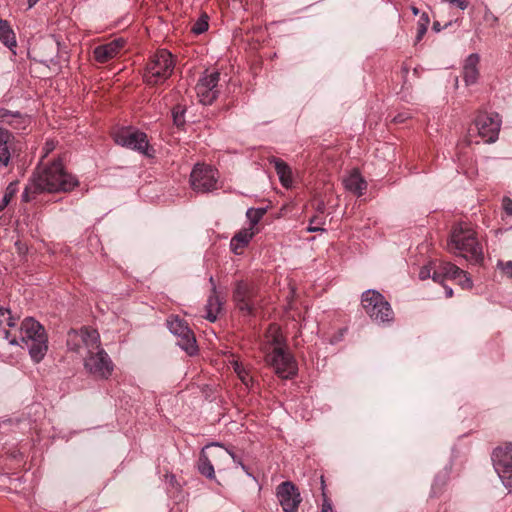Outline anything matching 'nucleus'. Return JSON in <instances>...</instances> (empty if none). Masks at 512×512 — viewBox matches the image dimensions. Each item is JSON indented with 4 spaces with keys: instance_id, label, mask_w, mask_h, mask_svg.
<instances>
[{
    "instance_id": "obj_39",
    "label": "nucleus",
    "mask_w": 512,
    "mask_h": 512,
    "mask_svg": "<svg viewBox=\"0 0 512 512\" xmlns=\"http://www.w3.org/2000/svg\"><path fill=\"white\" fill-rule=\"evenodd\" d=\"M443 2L448 3L451 6H456L460 10H465L469 5L468 0H443Z\"/></svg>"
},
{
    "instance_id": "obj_1",
    "label": "nucleus",
    "mask_w": 512,
    "mask_h": 512,
    "mask_svg": "<svg viewBox=\"0 0 512 512\" xmlns=\"http://www.w3.org/2000/svg\"><path fill=\"white\" fill-rule=\"evenodd\" d=\"M78 185V180L64 169L61 160L49 165H40L32 175L30 185L23 193V198L28 200V191L33 192H68Z\"/></svg>"
},
{
    "instance_id": "obj_12",
    "label": "nucleus",
    "mask_w": 512,
    "mask_h": 512,
    "mask_svg": "<svg viewBox=\"0 0 512 512\" xmlns=\"http://www.w3.org/2000/svg\"><path fill=\"white\" fill-rule=\"evenodd\" d=\"M210 447L218 448L216 451H214L212 453V458L214 459L215 463L218 466H220L222 464L221 460L227 459V457L230 456L243 469H245V466L243 465V463L239 459H237L236 455L232 451H230L228 449H224L223 446L220 445L219 443H212V444L207 445L205 448H203L200 453L197 467H198L199 472L203 476H205L209 479L215 478V470H214L213 464H212L211 460L209 459V456L206 453V449H208Z\"/></svg>"
},
{
    "instance_id": "obj_16",
    "label": "nucleus",
    "mask_w": 512,
    "mask_h": 512,
    "mask_svg": "<svg viewBox=\"0 0 512 512\" xmlns=\"http://www.w3.org/2000/svg\"><path fill=\"white\" fill-rule=\"evenodd\" d=\"M447 279L456 281L464 289H470L473 286L468 273L449 262L441 263L439 270L433 273V281L437 283L442 284Z\"/></svg>"
},
{
    "instance_id": "obj_9",
    "label": "nucleus",
    "mask_w": 512,
    "mask_h": 512,
    "mask_svg": "<svg viewBox=\"0 0 512 512\" xmlns=\"http://www.w3.org/2000/svg\"><path fill=\"white\" fill-rule=\"evenodd\" d=\"M115 142L125 148L137 151L147 157L153 156L146 133L132 127H123L114 133Z\"/></svg>"
},
{
    "instance_id": "obj_26",
    "label": "nucleus",
    "mask_w": 512,
    "mask_h": 512,
    "mask_svg": "<svg viewBox=\"0 0 512 512\" xmlns=\"http://www.w3.org/2000/svg\"><path fill=\"white\" fill-rule=\"evenodd\" d=\"M343 184L348 191L358 196H361L367 188L366 181L356 170L352 171L347 177L344 178Z\"/></svg>"
},
{
    "instance_id": "obj_21",
    "label": "nucleus",
    "mask_w": 512,
    "mask_h": 512,
    "mask_svg": "<svg viewBox=\"0 0 512 512\" xmlns=\"http://www.w3.org/2000/svg\"><path fill=\"white\" fill-rule=\"evenodd\" d=\"M16 320L11 317L10 310L0 308V345L3 343L18 344L17 337L11 336V332L7 327H14Z\"/></svg>"
},
{
    "instance_id": "obj_7",
    "label": "nucleus",
    "mask_w": 512,
    "mask_h": 512,
    "mask_svg": "<svg viewBox=\"0 0 512 512\" xmlns=\"http://www.w3.org/2000/svg\"><path fill=\"white\" fill-rule=\"evenodd\" d=\"M500 127L501 119L497 113H479L474 125L469 129L470 141H473L474 134H477L480 140H475L476 143H493L498 139Z\"/></svg>"
},
{
    "instance_id": "obj_35",
    "label": "nucleus",
    "mask_w": 512,
    "mask_h": 512,
    "mask_svg": "<svg viewBox=\"0 0 512 512\" xmlns=\"http://www.w3.org/2000/svg\"><path fill=\"white\" fill-rule=\"evenodd\" d=\"M438 270H439V267L437 269H433V267L431 265L424 266L419 271V278L421 280H426L430 277L433 278L434 271H438Z\"/></svg>"
},
{
    "instance_id": "obj_37",
    "label": "nucleus",
    "mask_w": 512,
    "mask_h": 512,
    "mask_svg": "<svg viewBox=\"0 0 512 512\" xmlns=\"http://www.w3.org/2000/svg\"><path fill=\"white\" fill-rule=\"evenodd\" d=\"M497 267L500 268L508 277L512 278V261H498Z\"/></svg>"
},
{
    "instance_id": "obj_42",
    "label": "nucleus",
    "mask_w": 512,
    "mask_h": 512,
    "mask_svg": "<svg viewBox=\"0 0 512 512\" xmlns=\"http://www.w3.org/2000/svg\"><path fill=\"white\" fill-rule=\"evenodd\" d=\"M322 512H333L332 505L328 499H324L322 505Z\"/></svg>"
},
{
    "instance_id": "obj_46",
    "label": "nucleus",
    "mask_w": 512,
    "mask_h": 512,
    "mask_svg": "<svg viewBox=\"0 0 512 512\" xmlns=\"http://www.w3.org/2000/svg\"><path fill=\"white\" fill-rule=\"evenodd\" d=\"M412 11H413V13H414L415 15H417V14H418V9H417V8L413 7Z\"/></svg>"
},
{
    "instance_id": "obj_36",
    "label": "nucleus",
    "mask_w": 512,
    "mask_h": 512,
    "mask_svg": "<svg viewBox=\"0 0 512 512\" xmlns=\"http://www.w3.org/2000/svg\"><path fill=\"white\" fill-rule=\"evenodd\" d=\"M323 223L320 221L319 218L314 217L310 220V224L307 227L308 232H316V231H324V229L321 227Z\"/></svg>"
},
{
    "instance_id": "obj_18",
    "label": "nucleus",
    "mask_w": 512,
    "mask_h": 512,
    "mask_svg": "<svg viewBox=\"0 0 512 512\" xmlns=\"http://www.w3.org/2000/svg\"><path fill=\"white\" fill-rule=\"evenodd\" d=\"M254 295L253 288L250 287L247 283L243 281H239L236 284L234 290V301L236 302L238 308L244 312L245 314H251L254 308V304L252 301V297Z\"/></svg>"
},
{
    "instance_id": "obj_24",
    "label": "nucleus",
    "mask_w": 512,
    "mask_h": 512,
    "mask_svg": "<svg viewBox=\"0 0 512 512\" xmlns=\"http://www.w3.org/2000/svg\"><path fill=\"white\" fill-rule=\"evenodd\" d=\"M14 136L6 129L0 127V165L8 166L13 149Z\"/></svg>"
},
{
    "instance_id": "obj_3",
    "label": "nucleus",
    "mask_w": 512,
    "mask_h": 512,
    "mask_svg": "<svg viewBox=\"0 0 512 512\" xmlns=\"http://www.w3.org/2000/svg\"><path fill=\"white\" fill-rule=\"evenodd\" d=\"M448 247L451 252L467 260L479 261L483 256L476 232L467 223H460L453 228Z\"/></svg>"
},
{
    "instance_id": "obj_14",
    "label": "nucleus",
    "mask_w": 512,
    "mask_h": 512,
    "mask_svg": "<svg viewBox=\"0 0 512 512\" xmlns=\"http://www.w3.org/2000/svg\"><path fill=\"white\" fill-rule=\"evenodd\" d=\"M169 331L177 337V344L188 355H195L198 351L196 338L188 324L178 316H171L167 320Z\"/></svg>"
},
{
    "instance_id": "obj_20",
    "label": "nucleus",
    "mask_w": 512,
    "mask_h": 512,
    "mask_svg": "<svg viewBox=\"0 0 512 512\" xmlns=\"http://www.w3.org/2000/svg\"><path fill=\"white\" fill-rule=\"evenodd\" d=\"M480 56L477 53L468 55L463 64V80L466 85H473L478 81Z\"/></svg>"
},
{
    "instance_id": "obj_10",
    "label": "nucleus",
    "mask_w": 512,
    "mask_h": 512,
    "mask_svg": "<svg viewBox=\"0 0 512 512\" xmlns=\"http://www.w3.org/2000/svg\"><path fill=\"white\" fill-rule=\"evenodd\" d=\"M494 469L503 485L512 490V442L495 448L492 452Z\"/></svg>"
},
{
    "instance_id": "obj_27",
    "label": "nucleus",
    "mask_w": 512,
    "mask_h": 512,
    "mask_svg": "<svg viewBox=\"0 0 512 512\" xmlns=\"http://www.w3.org/2000/svg\"><path fill=\"white\" fill-rule=\"evenodd\" d=\"M0 41L14 54L17 46L16 36L7 20L0 19Z\"/></svg>"
},
{
    "instance_id": "obj_45",
    "label": "nucleus",
    "mask_w": 512,
    "mask_h": 512,
    "mask_svg": "<svg viewBox=\"0 0 512 512\" xmlns=\"http://www.w3.org/2000/svg\"><path fill=\"white\" fill-rule=\"evenodd\" d=\"M174 121L178 125L181 123L180 115H178L177 113H174Z\"/></svg>"
},
{
    "instance_id": "obj_25",
    "label": "nucleus",
    "mask_w": 512,
    "mask_h": 512,
    "mask_svg": "<svg viewBox=\"0 0 512 512\" xmlns=\"http://www.w3.org/2000/svg\"><path fill=\"white\" fill-rule=\"evenodd\" d=\"M209 282L211 284L212 295L209 296L206 306H205V308H206L205 318L207 320H209L210 322H214V321H216V319L218 317V314L221 310L222 304H221L219 297L217 296L216 284H215L212 276H210Z\"/></svg>"
},
{
    "instance_id": "obj_19",
    "label": "nucleus",
    "mask_w": 512,
    "mask_h": 512,
    "mask_svg": "<svg viewBox=\"0 0 512 512\" xmlns=\"http://www.w3.org/2000/svg\"><path fill=\"white\" fill-rule=\"evenodd\" d=\"M125 41L123 39H115L109 43L97 46L94 51V58L99 63H105L115 58L120 50L124 47Z\"/></svg>"
},
{
    "instance_id": "obj_23",
    "label": "nucleus",
    "mask_w": 512,
    "mask_h": 512,
    "mask_svg": "<svg viewBox=\"0 0 512 512\" xmlns=\"http://www.w3.org/2000/svg\"><path fill=\"white\" fill-rule=\"evenodd\" d=\"M256 233L257 230L249 228H243L238 231L230 241L231 251L236 255L242 254L243 249L250 243Z\"/></svg>"
},
{
    "instance_id": "obj_32",
    "label": "nucleus",
    "mask_w": 512,
    "mask_h": 512,
    "mask_svg": "<svg viewBox=\"0 0 512 512\" xmlns=\"http://www.w3.org/2000/svg\"><path fill=\"white\" fill-rule=\"evenodd\" d=\"M16 193L15 184L11 183L7 186L4 196L0 202V211L4 210L5 207L10 203L11 199L14 197Z\"/></svg>"
},
{
    "instance_id": "obj_17",
    "label": "nucleus",
    "mask_w": 512,
    "mask_h": 512,
    "mask_svg": "<svg viewBox=\"0 0 512 512\" xmlns=\"http://www.w3.org/2000/svg\"><path fill=\"white\" fill-rule=\"evenodd\" d=\"M276 498L283 512H297L302 501L300 492L291 481H285L276 488Z\"/></svg>"
},
{
    "instance_id": "obj_33",
    "label": "nucleus",
    "mask_w": 512,
    "mask_h": 512,
    "mask_svg": "<svg viewBox=\"0 0 512 512\" xmlns=\"http://www.w3.org/2000/svg\"><path fill=\"white\" fill-rule=\"evenodd\" d=\"M208 16L202 15L193 25L192 32L195 34H202L208 29Z\"/></svg>"
},
{
    "instance_id": "obj_6",
    "label": "nucleus",
    "mask_w": 512,
    "mask_h": 512,
    "mask_svg": "<svg viewBox=\"0 0 512 512\" xmlns=\"http://www.w3.org/2000/svg\"><path fill=\"white\" fill-rule=\"evenodd\" d=\"M83 367L96 380H109L115 371L113 360L102 346L83 356Z\"/></svg>"
},
{
    "instance_id": "obj_44",
    "label": "nucleus",
    "mask_w": 512,
    "mask_h": 512,
    "mask_svg": "<svg viewBox=\"0 0 512 512\" xmlns=\"http://www.w3.org/2000/svg\"><path fill=\"white\" fill-rule=\"evenodd\" d=\"M40 0H27L28 2V9L33 8Z\"/></svg>"
},
{
    "instance_id": "obj_22",
    "label": "nucleus",
    "mask_w": 512,
    "mask_h": 512,
    "mask_svg": "<svg viewBox=\"0 0 512 512\" xmlns=\"http://www.w3.org/2000/svg\"><path fill=\"white\" fill-rule=\"evenodd\" d=\"M228 364L233 368L238 379L246 388L253 386L254 380L249 366L242 363L237 357L231 355L228 359Z\"/></svg>"
},
{
    "instance_id": "obj_11",
    "label": "nucleus",
    "mask_w": 512,
    "mask_h": 512,
    "mask_svg": "<svg viewBox=\"0 0 512 512\" xmlns=\"http://www.w3.org/2000/svg\"><path fill=\"white\" fill-rule=\"evenodd\" d=\"M217 169L205 164H196L190 174V183L194 191L207 193L219 188Z\"/></svg>"
},
{
    "instance_id": "obj_4",
    "label": "nucleus",
    "mask_w": 512,
    "mask_h": 512,
    "mask_svg": "<svg viewBox=\"0 0 512 512\" xmlns=\"http://www.w3.org/2000/svg\"><path fill=\"white\" fill-rule=\"evenodd\" d=\"M174 67L172 54L165 49L158 50L147 63L143 80L151 86L162 84L172 75Z\"/></svg>"
},
{
    "instance_id": "obj_34",
    "label": "nucleus",
    "mask_w": 512,
    "mask_h": 512,
    "mask_svg": "<svg viewBox=\"0 0 512 512\" xmlns=\"http://www.w3.org/2000/svg\"><path fill=\"white\" fill-rule=\"evenodd\" d=\"M428 25H429V18L426 14H423L420 17L419 22H418V30H417V36H416L417 41H420L423 38V36L427 32Z\"/></svg>"
},
{
    "instance_id": "obj_8",
    "label": "nucleus",
    "mask_w": 512,
    "mask_h": 512,
    "mask_svg": "<svg viewBox=\"0 0 512 512\" xmlns=\"http://www.w3.org/2000/svg\"><path fill=\"white\" fill-rule=\"evenodd\" d=\"M68 349L81 355L90 354L101 347L100 334L91 327H82L79 330H71L67 337Z\"/></svg>"
},
{
    "instance_id": "obj_30",
    "label": "nucleus",
    "mask_w": 512,
    "mask_h": 512,
    "mask_svg": "<svg viewBox=\"0 0 512 512\" xmlns=\"http://www.w3.org/2000/svg\"><path fill=\"white\" fill-rule=\"evenodd\" d=\"M30 124L31 118L28 115L15 112L8 125L15 130H25Z\"/></svg>"
},
{
    "instance_id": "obj_31",
    "label": "nucleus",
    "mask_w": 512,
    "mask_h": 512,
    "mask_svg": "<svg viewBox=\"0 0 512 512\" xmlns=\"http://www.w3.org/2000/svg\"><path fill=\"white\" fill-rule=\"evenodd\" d=\"M266 213V209L264 208H249L246 212V217L249 220V229L257 230L256 226L263 218Z\"/></svg>"
},
{
    "instance_id": "obj_29",
    "label": "nucleus",
    "mask_w": 512,
    "mask_h": 512,
    "mask_svg": "<svg viewBox=\"0 0 512 512\" xmlns=\"http://www.w3.org/2000/svg\"><path fill=\"white\" fill-rule=\"evenodd\" d=\"M271 163L274 164L275 170L279 176V180L281 184L289 188L292 186L293 180H292V173L288 165L278 158H273Z\"/></svg>"
},
{
    "instance_id": "obj_28",
    "label": "nucleus",
    "mask_w": 512,
    "mask_h": 512,
    "mask_svg": "<svg viewBox=\"0 0 512 512\" xmlns=\"http://www.w3.org/2000/svg\"><path fill=\"white\" fill-rule=\"evenodd\" d=\"M265 346L264 351H268L267 345H270L272 350L276 349L277 347H282L283 343V336L280 330V327L276 324H271L265 334Z\"/></svg>"
},
{
    "instance_id": "obj_15",
    "label": "nucleus",
    "mask_w": 512,
    "mask_h": 512,
    "mask_svg": "<svg viewBox=\"0 0 512 512\" xmlns=\"http://www.w3.org/2000/svg\"><path fill=\"white\" fill-rule=\"evenodd\" d=\"M220 79V73L213 71L205 73L198 81L195 90L199 102L203 105H211L218 97V82Z\"/></svg>"
},
{
    "instance_id": "obj_40",
    "label": "nucleus",
    "mask_w": 512,
    "mask_h": 512,
    "mask_svg": "<svg viewBox=\"0 0 512 512\" xmlns=\"http://www.w3.org/2000/svg\"><path fill=\"white\" fill-rule=\"evenodd\" d=\"M56 147V143L54 140H47L43 147V156L42 158L47 157Z\"/></svg>"
},
{
    "instance_id": "obj_38",
    "label": "nucleus",
    "mask_w": 512,
    "mask_h": 512,
    "mask_svg": "<svg viewBox=\"0 0 512 512\" xmlns=\"http://www.w3.org/2000/svg\"><path fill=\"white\" fill-rule=\"evenodd\" d=\"M14 113L15 112L0 108V122L8 125Z\"/></svg>"
},
{
    "instance_id": "obj_2",
    "label": "nucleus",
    "mask_w": 512,
    "mask_h": 512,
    "mask_svg": "<svg viewBox=\"0 0 512 512\" xmlns=\"http://www.w3.org/2000/svg\"><path fill=\"white\" fill-rule=\"evenodd\" d=\"M18 344L28 349L31 359L39 363L48 350V339L44 327L33 318H25L19 329Z\"/></svg>"
},
{
    "instance_id": "obj_5",
    "label": "nucleus",
    "mask_w": 512,
    "mask_h": 512,
    "mask_svg": "<svg viewBox=\"0 0 512 512\" xmlns=\"http://www.w3.org/2000/svg\"><path fill=\"white\" fill-rule=\"evenodd\" d=\"M361 305L366 314L376 323H390L394 319V312L385 297L374 289L362 293Z\"/></svg>"
},
{
    "instance_id": "obj_43",
    "label": "nucleus",
    "mask_w": 512,
    "mask_h": 512,
    "mask_svg": "<svg viewBox=\"0 0 512 512\" xmlns=\"http://www.w3.org/2000/svg\"><path fill=\"white\" fill-rule=\"evenodd\" d=\"M444 290H445V296L447 298H450L453 296V290L452 288L448 287V286H444Z\"/></svg>"
},
{
    "instance_id": "obj_41",
    "label": "nucleus",
    "mask_w": 512,
    "mask_h": 512,
    "mask_svg": "<svg viewBox=\"0 0 512 512\" xmlns=\"http://www.w3.org/2000/svg\"><path fill=\"white\" fill-rule=\"evenodd\" d=\"M502 206L508 215H512V199L504 197L502 201Z\"/></svg>"
},
{
    "instance_id": "obj_13",
    "label": "nucleus",
    "mask_w": 512,
    "mask_h": 512,
    "mask_svg": "<svg viewBox=\"0 0 512 512\" xmlns=\"http://www.w3.org/2000/svg\"><path fill=\"white\" fill-rule=\"evenodd\" d=\"M267 363L272 366L275 373L283 379H289L297 374L298 367L293 356L283 347H277L266 355Z\"/></svg>"
}]
</instances>
